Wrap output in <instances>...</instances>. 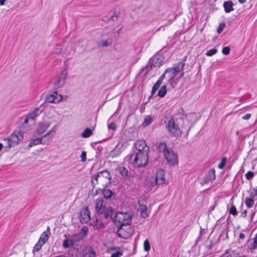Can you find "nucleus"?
Listing matches in <instances>:
<instances>
[{
  "label": "nucleus",
  "mask_w": 257,
  "mask_h": 257,
  "mask_svg": "<svg viewBox=\"0 0 257 257\" xmlns=\"http://www.w3.org/2000/svg\"><path fill=\"white\" fill-rule=\"evenodd\" d=\"M156 183L157 184H163L165 183V171L163 169H159L156 173Z\"/></svg>",
  "instance_id": "15"
},
{
  "label": "nucleus",
  "mask_w": 257,
  "mask_h": 257,
  "mask_svg": "<svg viewBox=\"0 0 257 257\" xmlns=\"http://www.w3.org/2000/svg\"><path fill=\"white\" fill-rule=\"evenodd\" d=\"M159 59L157 57H153L151 60H150L149 65L150 66L151 68H152L153 67H156L157 65H158V61Z\"/></svg>",
  "instance_id": "34"
},
{
  "label": "nucleus",
  "mask_w": 257,
  "mask_h": 257,
  "mask_svg": "<svg viewBox=\"0 0 257 257\" xmlns=\"http://www.w3.org/2000/svg\"><path fill=\"white\" fill-rule=\"evenodd\" d=\"M119 173L123 177L128 178V170L125 167H120L119 168Z\"/></svg>",
  "instance_id": "36"
},
{
  "label": "nucleus",
  "mask_w": 257,
  "mask_h": 257,
  "mask_svg": "<svg viewBox=\"0 0 257 257\" xmlns=\"http://www.w3.org/2000/svg\"><path fill=\"white\" fill-rule=\"evenodd\" d=\"M118 17V16L115 15V14L114 13L112 16H111L110 18H106V17H105L104 18V21H107V22H108L110 20H113V21H115L116 20V19Z\"/></svg>",
  "instance_id": "44"
},
{
  "label": "nucleus",
  "mask_w": 257,
  "mask_h": 257,
  "mask_svg": "<svg viewBox=\"0 0 257 257\" xmlns=\"http://www.w3.org/2000/svg\"><path fill=\"white\" fill-rule=\"evenodd\" d=\"M134 230V228L130 225H125L121 227H118L117 234L120 237L126 239L132 236Z\"/></svg>",
  "instance_id": "7"
},
{
  "label": "nucleus",
  "mask_w": 257,
  "mask_h": 257,
  "mask_svg": "<svg viewBox=\"0 0 257 257\" xmlns=\"http://www.w3.org/2000/svg\"><path fill=\"white\" fill-rule=\"evenodd\" d=\"M3 147V144L0 143V151L2 150Z\"/></svg>",
  "instance_id": "59"
},
{
  "label": "nucleus",
  "mask_w": 257,
  "mask_h": 257,
  "mask_svg": "<svg viewBox=\"0 0 257 257\" xmlns=\"http://www.w3.org/2000/svg\"><path fill=\"white\" fill-rule=\"evenodd\" d=\"M67 75L68 72L67 70V67L66 66L64 69L61 71L60 75L56 77V80L53 83L54 88L55 89L61 88L65 85Z\"/></svg>",
  "instance_id": "6"
},
{
  "label": "nucleus",
  "mask_w": 257,
  "mask_h": 257,
  "mask_svg": "<svg viewBox=\"0 0 257 257\" xmlns=\"http://www.w3.org/2000/svg\"><path fill=\"white\" fill-rule=\"evenodd\" d=\"M111 178L110 173L107 170L98 172L92 177L91 184L93 188L96 185H99L101 187L100 188H106L111 183Z\"/></svg>",
  "instance_id": "1"
},
{
  "label": "nucleus",
  "mask_w": 257,
  "mask_h": 257,
  "mask_svg": "<svg viewBox=\"0 0 257 257\" xmlns=\"http://www.w3.org/2000/svg\"><path fill=\"white\" fill-rule=\"evenodd\" d=\"M230 254V257H238L239 253L235 250H227L225 251Z\"/></svg>",
  "instance_id": "38"
},
{
  "label": "nucleus",
  "mask_w": 257,
  "mask_h": 257,
  "mask_svg": "<svg viewBox=\"0 0 257 257\" xmlns=\"http://www.w3.org/2000/svg\"><path fill=\"white\" fill-rule=\"evenodd\" d=\"M43 244H41V242H40V241H38V242L35 244V246L34 247L33 250L35 251H39L41 249L42 246Z\"/></svg>",
  "instance_id": "45"
},
{
  "label": "nucleus",
  "mask_w": 257,
  "mask_h": 257,
  "mask_svg": "<svg viewBox=\"0 0 257 257\" xmlns=\"http://www.w3.org/2000/svg\"><path fill=\"white\" fill-rule=\"evenodd\" d=\"M98 191L100 193L102 192L104 198L106 199H109L112 200L115 199L116 194L115 193L109 189H106V188L103 189V188H98L96 190V193L98 194Z\"/></svg>",
  "instance_id": "13"
},
{
  "label": "nucleus",
  "mask_w": 257,
  "mask_h": 257,
  "mask_svg": "<svg viewBox=\"0 0 257 257\" xmlns=\"http://www.w3.org/2000/svg\"><path fill=\"white\" fill-rule=\"evenodd\" d=\"M108 128L115 131L116 129V125H115V124L114 123H113V122L110 123L108 125Z\"/></svg>",
  "instance_id": "52"
},
{
  "label": "nucleus",
  "mask_w": 257,
  "mask_h": 257,
  "mask_svg": "<svg viewBox=\"0 0 257 257\" xmlns=\"http://www.w3.org/2000/svg\"><path fill=\"white\" fill-rule=\"evenodd\" d=\"M230 254L226 251L224 252L220 257H230Z\"/></svg>",
  "instance_id": "54"
},
{
  "label": "nucleus",
  "mask_w": 257,
  "mask_h": 257,
  "mask_svg": "<svg viewBox=\"0 0 257 257\" xmlns=\"http://www.w3.org/2000/svg\"><path fill=\"white\" fill-rule=\"evenodd\" d=\"M87 232H88L87 227L86 226H83L81 228L80 232H79L78 233H82V235L83 236V237L84 238V237L86 236Z\"/></svg>",
  "instance_id": "41"
},
{
  "label": "nucleus",
  "mask_w": 257,
  "mask_h": 257,
  "mask_svg": "<svg viewBox=\"0 0 257 257\" xmlns=\"http://www.w3.org/2000/svg\"><path fill=\"white\" fill-rule=\"evenodd\" d=\"M185 65V63L183 62H179L174 65L173 67L171 68L172 70L175 72L176 73H178L179 72L183 70L184 67Z\"/></svg>",
  "instance_id": "23"
},
{
  "label": "nucleus",
  "mask_w": 257,
  "mask_h": 257,
  "mask_svg": "<svg viewBox=\"0 0 257 257\" xmlns=\"http://www.w3.org/2000/svg\"><path fill=\"white\" fill-rule=\"evenodd\" d=\"M90 224L92 225L93 228L95 229H102L105 227L104 224L99 218H96L94 220L91 222Z\"/></svg>",
  "instance_id": "19"
},
{
  "label": "nucleus",
  "mask_w": 257,
  "mask_h": 257,
  "mask_svg": "<svg viewBox=\"0 0 257 257\" xmlns=\"http://www.w3.org/2000/svg\"><path fill=\"white\" fill-rule=\"evenodd\" d=\"M103 201L102 199H97L95 200V210L98 213H102L104 211L106 207L103 205Z\"/></svg>",
  "instance_id": "17"
},
{
  "label": "nucleus",
  "mask_w": 257,
  "mask_h": 257,
  "mask_svg": "<svg viewBox=\"0 0 257 257\" xmlns=\"http://www.w3.org/2000/svg\"><path fill=\"white\" fill-rule=\"evenodd\" d=\"M113 221L118 227L130 225L132 221V214L128 212H118L113 217Z\"/></svg>",
  "instance_id": "3"
},
{
  "label": "nucleus",
  "mask_w": 257,
  "mask_h": 257,
  "mask_svg": "<svg viewBox=\"0 0 257 257\" xmlns=\"http://www.w3.org/2000/svg\"><path fill=\"white\" fill-rule=\"evenodd\" d=\"M245 203L247 207L251 208L254 204V200L252 197L251 198H246L245 200Z\"/></svg>",
  "instance_id": "33"
},
{
  "label": "nucleus",
  "mask_w": 257,
  "mask_h": 257,
  "mask_svg": "<svg viewBox=\"0 0 257 257\" xmlns=\"http://www.w3.org/2000/svg\"><path fill=\"white\" fill-rule=\"evenodd\" d=\"M159 148L160 150L162 151L163 155L168 164L171 165L178 164V161L177 154L171 149H167L166 143H161L159 144Z\"/></svg>",
  "instance_id": "2"
},
{
  "label": "nucleus",
  "mask_w": 257,
  "mask_h": 257,
  "mask_svg": "<svg viewBox=\"0 0 257 257\" xmlns=\"http://www.w3.org/2000/svg\"><path fill=\"white\" fill-rule=\"evenodd\" d=\"M112 42L110 39L106 41H100L97 42V45L100 47H105L111 45Z\"/></svg>",
  "instance_id": "28"
},
{
  "label": "nucleus",
  "mask_w": 257,
  "mask_h": 257,
  "mask_svg": "<svg viewBox=\"0 0 257 257\" xmlns=\"http://www.w3.org/2000/svg\"><path fill=\"white\" fill-rule=\"evenodd\" d=\"M165 73H167L169 81H171L176 76L177 73H176L171 68H168L165 70Z\"/></svg>",
  "instance_id": "24"
},
{
  "label": "nucleus",
  "mask_w": 257,
  "mask_h": 257,
  "mask_svg": "<svg viewBox=\"0 0 257 257\" xmlns=\"http://www.w3.org/2000/svg\"><path fill=\"white\" fill-rule=\"evenodd\" d=\"M50 234V228L48 227L47 229V230L44 231L41 234L40 237L39 239L40 242H41V244L45 243L48 240L49 236Z\"/></svg>",
  "instance_id": "18"
},
{
  "label": "nucleus",
  "mask_w": 257,
  "mask_h": 257,
  "mask_svg": "<svg viewBox=\"0 0 257 257\" xmlns=\"http://www.w3.org/2000/svg\"><path fill=\"white\" fill-rule=\"evenodd\" d=\"M81 161L82 162H85L86 160V154L85 152H82L80 156Z\"/></svg>",
  "instance_id": "50"
},
{
  "label": "nucleus",
  "mask_w": 257,
  "mask_h": 257,
  "mask_svg": "<svg viewBox=\"0 0 257 257\" xmlns=\"http://www.w3.org/2000/svg\"><path fill=\"white\" fill-rule=\"evenodd\" d=\"M135 147L137 152L136 153H148L149 151V147L147 145L146 143L144 140H139L136 142Z\"/></svg>",
  "instance_id": "11"
},
{
  "label": "nucleus",
  "mask_w": 257,
  "mask_h": 257,
  "mask_svg": "<svg viewBox=\"0 0 257 257\" xmlns=\"http://www.w3.org/2000/svg\"><path fill=\"white\" fill-rule=\"evenodd\" d=\"M256 193H257V190H255Z\"/></svg>",
  "instance_id": "63"
},
{
  "label": "nucleus",
  "mask_w": 257,
  "mask_h": 257,
  "mask_svg": "<svg viewBox=\"0 0 257 257\" xmlns=\"http://www.w3.org/2000/svg\"><path fill=\"white\" fill-rule=\"evenodd\" d=\"M50 123L49 122H40L38 124V127L34 132L35 136H40L44 133L50 126Z\"/></svg>",
  "instance_id": "12"
},
{
  "label": "nucleus",
  "mask_w": 257,
  "mask_h": 257,
  "mask_svg": "<svg viewBox=\"0 0 257 257\" xmlns=\"http://www.w3.org/2000/svg\"><path fill=\"white\" fill-rule=\"evenodd\" d=\"M233 5L231 1L225 2L223 4L225 12L228 13L233 11L234 10Z\"/></svg>",
  "instance_id": "22"
},
{
  "label": "nucleus",
  "mask_w": 257,
  "mask_h": 257,
  "mask_svg": "<svg viewBox=\"0 0 257 257\" xmlns=\"http://www.w3.org/2000/svg\"><path fill=\"white\" fill-rule=\"evenodd\" d=\"M71 237L73 240V241L75 245H76L77 242L81 240L83 238V236L82 235V233H78L72 235L71 236Z\"/></svg>",
  "instance_id": "26"
},
{
  "label": "nucleus",
  "mask_w": 257,
  "mask_h": 257,
  "mask_svg": "<svg viewBox=\"0 0 257 257\" xmlns=\"http://www.w3.org/2000/svg\"><path fill=\"white\" fill-rule=\"evenodd\" d=\"M122 255V252L119 251H117L116 252L113 253L111 257H120Z\"/></svg>",
  "instance_id": "51"
},
{
  "label": "nucleus",
  "mask_w": 257,
  "mask_h": 257,
  "mask_svg": "<svg viewBox=\"0 0 257 257\" xmlns=\"http://www.w3.org/2000/svg\"><path fill=\"white\" fill-rule=\"evenodd\" d=\"M120 30H121V28H120V29H119L117 31V34H119V31H120Z\"/></svg>",
  "instance_id": "61"
},
{
  "label": "nucleus",
  "mask_w": 257,
  "mask_h": 257,
  "mask_svg": "<svg viewBox=\"0 0 257 257\" xmlns=\"http://www.w3.org/2000/svg\"><path fill=\"white\" fill-rule=\"evenodd\" d=\"M251 117V114L250 113H247L244 115L242 118L244 120H248Z\"/></svg>",
  "instance_id": "53"
},
{
  "label": "nucleus",
  "mask_w": 257,
  "mask_h": 257,
  "mask_svg": "<svg viewBox=\"0 0 257 257\" xmlns=\"http://www.w3.org/2000/svg\"><path fill=\"white\" fill-rule=\"evenodd\" d=\"M114 209L112 208L109 207V208H106L104 209V211L102 213H100L99 214H102L104 218L107 219L108 217H110L111 219L113 220L112 215L113 213Z\"/></svg>",
  "instance_id": "20"
},
{
  "label": "nucleus",
  "mask_w": 257,
  "mask_h": 257,
  "mask_svg": "<svg viewBox=\"0 0 257 257\" xmlns=\"http://www.w3.org/2000/svg\"><path fill=\"white\" fill-rule=\"evenodd\" d=\"M41 107L36 108L35 110L32 111L31 113H30L27 115L28 116V118L30 119L34 120L39 114V111Z\"/></svg>",
  "instance_id": "25"
},
{
  "label": "nucleus",
  "mask_w": 257,
  "mask_h": 257,
  "mask_svg": "<svg viewBox=\"0 0 257 257\" xmlns=\"http://www.w3.org/2000/svg\"><path fill=\"white\" fill-rule=\"evenodd\" d=\"M63 99V96L58 93L56 91L52 93L47 95L45 99L44 102L40 105V107L44 106L46 103H57L61 101Z\"/></svg>",
  "instance_id": "8"
},
{
  "label": "nucleus",
  "mask_w": 257,
  "mask_h": 257,
  "mask_svg": "<svg viewBox=\"0 0 257 257\" xmlns=\"http://www.w3.org/2000/svg\"><path fill=\"white\" fill-rule=\"evenodd\" d=\"M215 179V171L214 169L209 170L201 182V184H207L212 182Z\"/></svg>",
  "instance_id": "14"
},
{
  "label": "nucleus",
  "mask_w": 257,
  "mask_h": 257,
  "mask_svg": "<svg viewBox=\"0 0 257 257\" xmlns=\"http://www.w3.org/2000/svg\"><path fill=\"white\" fill-rule=\"evenodd\" d=\"M140 211H141V216L144 218H146L148 216V214L147 213V207L145 205H140Z\"/></svg>",
  "instance_id": "31"
},
{
  "label": "nucleus",
  "mask_w": 257,
  "mask_h": 257,
  "mask_svg": "<svg viewBox=\"0 0 257 257\" xmlns=\"http://www.w3.org/2000/svg\"><path fill=\"white\" fill-rule=\"evenodd\" d=\"M153 121V118L151 115H147L146 116L144 120L142 123V125L144 127H146L149 125Z\"/></svg>",
  "instance_id": "27"
},
{
  "label": "nucleus",
  "mask_w": 257,
  "mask_h": 257,
  "mask_svg": "<svg viewBox=\"0 0 257 257\" xmlns=\"http://www.w3.org/2000/svg\"><path fill=\"white\" fill-rule=\"evenodd\" d=\"M225 26V24L224 23H222L219 24V26L217 28V32L218 34H220L222 32L223 29Z\"/></svg>",
  "instance_id": "46"
},
{
  "label": "nucleus",
  "mask_w": 257,
  "mask_h": 257,
  "mask_svg": "<svg viewBox=\"0 0 257 257\" xmlns=\"http://www.w3.org/2000/svg\"><path fill=\"white\" fill-rule=\"evenodd\" d=\"M166 127L168 131L173 136L176 137L181 136V131L173 118L170 119L166 123Z\"/></svg>",
  "instance_id": "9"
},
{
  "label": "nucleus",
  "mask_w": 257,
  "mask_h": 257,
  "mask_svg": "<svg viewBox=\"0 0 257 257\" xmlns=\"http://www.w3.org/2000/svg\"><path fill=\"white\" fill-rule=\"evenodd\" d=\"M184 76V72H182L181 74V77H183Z\"/></svg>",
  "instance_id": "62"
},
{
  "label": "nucleus",
  "mask_w": 257,
  "mask_h": 257,
  "mask_svg": "<svg viewBox=\"0 0 257 257\" xmlns=\"http://www.w3.org/2000/svg\"><path fill=\"white\" fill-rule=\"evenodd\" d=\"M246 0H238V2L240 3V4H243L244 3H245V2L246 1Z\"/></svg>",
  "instance_id": "58"
},
{
  "label": "nucleus",
  "mask_w": 257,
  "mask_h": 257,
  "mask_svg": "<svg viewBox=\"0 0 257 257\" xmlns=\"http://www.w3.org/2000/svg\"><path fill=\"white\" fill-rule=\"evenodd\" d=\"M144 250L148 251L150 249V244L148 240H146L144 243Z\"/></svg>",
  "instance_id": "42"
},
{
  "label": "nucleus",
  "mask_w": 257,
  "mask_h": 257,
  "mask_svg": "<svg viewBox=\"0 0 257 257\" xmlns=\"http://www.w3.org/2000/svg\"><path fill=\"white\" fill-rule=\"evenodd\" d=\"M55 127H56V126H54V127H53L45 135H43V137H47L49 136L50 135H51V133H55V131H56Z\"/></svg>",
  "instance_id": "48"
},
{
  "label": "nucleus",
  "mask_w": 257,
  "mask_h": 257,
  "mask_svg": "<svg viewBox=\"0 0 257 257\" xmlns=\"http://www.w3.org/2000/svg\"><path fill=\"white\" fill-rule=\"evenodd\" d=\"M6 0H0V5L3 6L5 4Z\"/></svg>",
  "instance_id": "57"
},
{
  "label": "nucleus",
  "mask_w": 257,
  "mask_h": 257,
  "mask_svg": "<svg viewBox=\"0 0 257 257\" xmlns=\"http://www.w3.org/2000/svg\"><path fill=\"white\" fill-rule=\"evenodd\" d=\"M90 220V212L88 206L83 208L81 210L79 220L82 223H87Z\"/></svg>",
  "instance_id": "10"
},
{
  "label": "nucleus",
  "mask_w": 257,
  "mask_h": 257,
  "mask_svg": "<svg viewBox=\"0 0 257 257\" xmlns=\"http://www.w3.org/2000/svg\"><path fill=\"white\" fill-rule=\"evenodd\" d=\"M246 213H247V211L246 210H244L243 211V214H244V216H246Z\"/></svg>",
  "instance_id": "60"
},
{
  "label": "nucleus",
  "mask_w": 257,
  "mask_h": 257,
  "mask_svg": "<svg viewBox=\"0 0 257 257\" xmlns=\"http://www.w3.org/2000/svg\"><path fill=\"white\" fill-rule=\"evenodd\" d=\"M41 138L38 137L36 138L35 139H32L29 143V147H32L34 146L41 144Z\"/></svg>",
  "instance_id": "30"
},
{
  "label": "nucleus",
  "mask_w": 257,
  "mask_h": 257,
  "mask_svg": "<svg viewBox=\"0 0 257 257\" xmlns=\"http://www.w3.org/2000/svg\"><path fill=\"white\" fill-rule=\"evenodd\" d=\"M226 160L227 159L225 157H224L222 159L220 163L219 164L218 166L219 169H222L224 167L226 162Z\"/></svg>",
  "instance_id": "40"
},
{
  "label": "nucleus",
  "mask_w": 257,
  "mask_h": 257,
  "mask_svg": "<svg viewBox=\"0 0 257 257\" xmlns=\"http://www.w3.org/2000/svg\"><path fill=\"white\" fill-rule=\"evenodd\" d=\"M84 257H95V252L92 249H90L85 253Z\"/></svg>",
  "instance_id": "39"
},
{
  "label": "nucleus",
  "mask_w": 257,
  "mask_h": 257,
  "mask_svg": "<svg viewBox=\"0 0 257 257\" xmlns=\"http://www.w3.org/2000/svg\"><path fill=\"white\" fill-rule=\"evenodd\" d=\"M73 240L72 239V238L70 237H68V238L65 239L63 240L62 246L64 248H67L70 247H72L75 245V243H74Z\"/></svg>",
  "instance_id": "21"
},
{
  "label": "nucleus",
  "mask_w": 257,
  "mask_h": 257,
  "mask_svg": "<svg viewBox=\"0 0 257 257\" xmlns=\"http://www.w3.org/2000/svg\"><path fill=\"white\" fill-rule=\"evenodd\" d=\"M230 51V49L229 47H225L222 49V52L224 55H228Z\"/></svg>",
  "instance_id": "49"
},
{
  "label": "nucleus",
  "mask_w": 257,
  "mask_h": 257,
  "mask_svg": "<svg viewBox=\"0 0 257 257\" xmlns=\"http://www.w3.org/2000/svg\"><path fill=\"white\" fill-rule=\"evenodd\" d=\"M229 212L230 214L234 216L237 214V211L236 210V207L233 203H232L231 205Z\"/></svg>",
  "instance_id": "37"
},
{
  "label": "nucleus",
  "mask_w": 257,
  "mask_h": 257,
  "mask_svg": "<svg viewBox=\"0 0 257 257\" xmlns=\"http://www.w3.org/2000/svg\"><path fill=\"white\" fill-rule=\"evenodd\" d=\"M239 237L240 239H243L245 237V235L243 233H240Z\"/></svg>",
  "instance_id": "55"
},
{
  "label": "nucleus",
  "mask_w": 257,
  "mask_h": 257,
  "mask_svg": "<svg viewBox=\"0 0 257 257\" xmlns=\"http://www.w3.org/2000/svg\"><path fill=\"white\" fill-rule=\"evenodd\" d=\"M246 179L250 180L252 179L254 176V173L251 171H248L245 175Z\"/></svg>",
  "instance_id": "47"
},
{
  "label": "nucleus",
  "mask_w": 257,
  "mask_h": 257,
  "mask_svg": "<svg viewBox=\"0 0 257 257\" xmlns=\"http://www.w3.org/2000/svg\"><path fill=\"white\" fill-rule=\"evenodd\" d=\"M166 74L167 73H165V72L160 76L159 79L157 80V81L155 83L152 88V92H151V96L153 95L157 90L159 89L161 85L163 79L165 77Z\"/></svg>",
  "instance_id": "16"
},
{
  "label": "nucleus",
  "mask_w": 257,
  "mask_h": 257,
  "mask_svg": "<svg viewBox=\"0 0 257 257\" xmlns=\"http://www.w3.org/2000/svg\"><path fill=\"white\" fill-rule=\"evenodd\" d=\"M92 134V130L89 127L86 128L84 131L81 133V136L83 138H88Z\"/></svg>",
  "instance_id": "29"
},
{
  "label": "nucleus",
  "mask_w": 257,
  "mask_h": 257,
  "mask_svg": "<svg viewBox=\"0 0 257 257\" xmlns=\"http://www.w3.org/2000/svg\"><path fill=\"white\" fill-rule=\"evenodd\" d=\"M24 133L21 131H15L8 138H5L4 141L7 142L6 147L9 149L18 144L23 139Z\"/></svg>",
  "instance_id": "5"
},
{
  "label": "nucleus",
  "mask_w": 257,
  "mask_h": 257,
  "mask_svg": "<svg viewBox=\"0 0 257 257\" xmlns=\"http://www.w3.org/2000/svg\"><path fill=\"white\" fill-rule=\"evenodd\" d=\"M29 119H30L28 118V116L27 115V117L25 119L23 123L24 124H27L28 123V122Z\"/></svg>",
  "instance_id": "56"
},
{
  "label": "nucleus",
  "mask_w": 257,
  "mask_h": 257,
  "mask_svg": "<svg viewBox=\"0 0 257 257\" xmlns=\"http://www.w3.org/2000/svg\"><path fill=\"white\" fill-rule=\"evenodd\" d=\"M167 93V86L166 85H163L161 89L159 90L158 95L161 97H164Z\"/></svg>",
  "instance_id": "32"
},
{
  "label": "nucleus",
  "mask_w": 257,
  "mask_h": 257,
  "mask_svg": "<svg viewBox=\"0 0 257 257\" xmlns=\"http://www.w3.org/2000/svg\"><path fill=\"white\" fill-rule=\"evenodd\" d=\"M41 144L43 145H48L49 144L52 140V137H43V136H42L41 137Z\"/></svg>",
  "instance_id": "35"
},
{
  "label": "nucleus",
  "mask_w": 257,
  "mask_h": 257,
  "mask_svg": "<svg viewBox=\"0 0 257 257\" xmlns=\"http://www.w3.org/2000/svg\"><path fill=\"white\" fill-rule=\"evenodd\" d=\"M217 52V50L215 48L210 49L208 50L206 53V55L208 56H211L215 54Z\"/></svg>",
  "instance_id": "43"
},
{
  "label": "nucleus",
  "mask_w": 257,
  "mask_h": 257,
  "mask_svg": "<svg viewBox=\"0 0 257 257\" xmlns=\"http://www.w3.org/2000/svg\"><path fill=\"white\" fill-rule=\"evenodd\" d=\"M148 153H134L131 156V160L134 165L136 167H142L147 165L148 162Z\"/></svg>",
  "instance_id": "4"
}]
</instances>
